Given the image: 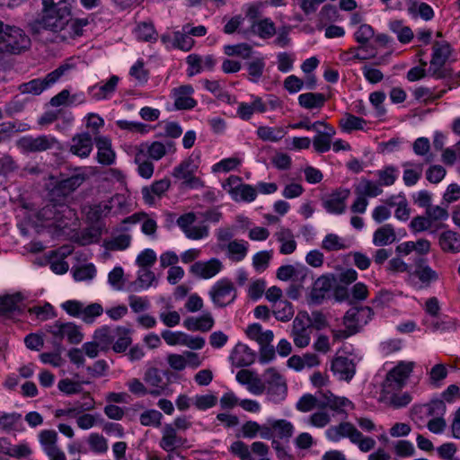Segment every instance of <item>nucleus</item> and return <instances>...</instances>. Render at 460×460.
Here are the masks:
<instances>
[{
	"label": "nucleus",
	"mask_w": 460,
	"mask_h": 460,
	"mask_svg": "<svg viewBox=\"0 0 460 460\" xmlns=\"http://www.w3.org/2000/svg\"><path fill=\"white\" fill-rule=\"evenodd\" d=\"M73 2L74 0H41V11L30 23L31 30L34 33H39L41 30L62 31L71 20Z\"/></svg>",
	"instance_id": "obj_1"
},
{
	"label": "nucleus",
	"mask_w": 460,
	"mask_h": 460,
	"mask_svg": "<svg viewBox=\"0 0 460 460\" xmlns=\"http://www.w3.org/2000/svg\"><path fill=\"white\" fill-rule=\"evenodd\" d=\"M31 46L30 38L15 26L4 25L0 22V53L20 54Z\"/></svg>",
	"instance_id": "obj_2"
},
{
	"label": "nucleus",
	"mask_w": 460,
	"mask_h": 460,
	"mask_svg": "<svg viewBox=\"0 0 460 460\" xmlns=\"http://www.w3.org/2000/svg\"><path fill=\"white\" fill-rule=\"evenodd\" d=\"M46 332L53 337V344L58 349L61 348V342L66 338L71 344H78L83 341L84 334L74 323H63L57 321L44 327Z\"/></svg>",
	"instance_id": "obj_3"
},
{
	"label": "nucleus",
	"mask_w": 460,
	"mask_h": 460,
	"mask_svg": "<svg viewBox=\"0 0 460 460\" xmlns=\"http://www.w3.org/2000/svg\"><path fill=\"white\" fill-rule=\"evenodd\" d=\"M72 68L69 64H63L57 69L49 73L44 78L32 79L27 83L22 84L19 90L22 94L31 93L33 95L40 94L44 90L49 88L57 83L68 70Z\"/></svg>",
	"instance_id": "obj_4"
},
{
	"label": "nucleus",
	"mask_w": 460,
	"mask_h": 460,
	"mask_svg": "<svg viewBox=\"0 0 460 460\" xmlns=\"http://www.w3.org/2000/svg\"><path fill=\"white\" fill-rule=\"evenodd\" d=\"M40 217L53 221V225L59 229L68 227L76 219L75 211L65 204H49L40 212Z\"/></svg>",
	"instance_id": "obj_5"
},
{
	"label": "nucleus",
	"mask_w": 460,
	"mask_h": 460,
	"mask_svg": "<svg viewBox=\"0 0 460 460\" xmlns=\"http://www.w3.org/2000/svg\"><path fill=\"white\" fill-rule=\"evenodd\" d=\"M16 146L26 153H39L53 148L60 149L59 142L50 135H40L36 137L24 136L17 140Z\"/></svg>",
	"instance_id": "obj_6"
},
{
	"label": "nucleus",
	"mask_w": 460,
	"mask_h": 460,
	"mask_svg": "<svg viewBox=\"0 0 460 460\" xmlns=\"http://www.w3.org/2000/svg\"><path fill=\"white\" fill-rule=\"evenodd\" d=\"M197 170L198 164L190 156L173 168L172 175L176 180L182 181L181 184L183 187L198 189L203 187V182L195 175Z\"/></svg>",
	"instance_id": "obj_7"
},
{
	"label": "nucleus",
	"mask_w": 460,
	"mask_h": 460,
	"mask_svg": "<svg viewBox=\"0 0 460 460\" xmlns=\"http://www.w3.org/2000/svg\"><path fill=\"white\" fill-rule=\"evenodd\" d=\"M265 390L270 401L279 402L283 401L288 393V386L284 377L273 367L268 368L264 373Z\"/></svg>",
	"instance_id": "obj_8"
},
{
	"label": "nucleus",
	"mask_w": 460,
	"mask_h": 460,
	"mask_svg": "<svg viewBox=\"0 0 460 460\" xmlns=\"http://www.w3.org/2000/svg\"><path fill=\"white\" fill-rule=\"evenodd\" d=\"M241 181L240 177L232 175L223 184V188L235 201H253L257 197V189L252 185L242 183Z\"/></svg>",
	"instance_id": "obj_9"
},
{
	"label": "nucleus",
	"mask_w": 460,
	"mask_h": 460,
	"mask_svg": "<svg viewBox=\"0 0 460 460\" xmlns=\"http://www.w3.org/2000/svg\"><path fill=\"white\" fill-rule=\"evenodd\" d=\"M209 296L216 306L224 307L234 302L236 290L229 279H223L212 287Z\"/></svg>",
	"instance_id": "obj_10"
},
{
	"label": "nucleus",
	"mask_w": 460,
	"mask_h": 460,
	"mask_svg": "<svg viewBox=\"0 0 460 460\" xmlns=\"http://www.w3.org/2000/svg\"><path fill=\"white\" fill-rule=\"evenodd\" d=\"M451 53L450 46L447 43L435 42L433 46V54L430 60L429 73L437 77L442 78L446 74L441 70L446 64Z\"/></svg>",
	"instance_id": "obj_11"
},
{
	"label": "nucleus",
	"mask_w": 460,
	"mask_h": 460,
	"mask_svg": "<svg viewBox=\"0 0 460 460\" xmlns=\"http://www.w3.org/2000/svg\"><path fill=\"white\" fill-rule=\"evenodd\" d=\"M335 279L331 275L320 276L313 284L307 301L310 305H321L333 288Z\"/></svg>",
	"instance_id": "obj_12"
},
{
	"label": "nucleus",
	"mask_w": 460,
	"mask_h": 460,
	"mask_svg": "<svg viewBox=\"0 0 460 460\" xmlns=\"http://www.w3.org/2000/svg\"><path fill=\"white\" fill-rule=\"evenodd\" d=\"M410 275L415 276L425 286L429 287L431 282L438 280V273L430 268L428 259L418 256L413 260Z\"/></svg>",
	"instance_id": "obj_13"
},
{
	"label": "nucleus",
	"mask_w": 460,
	"mask_h": 460,
	"mask_svg": "<svg viewBox=\"0 0 460 460\" xmlns=\"http://www.w3.org/2000/svg\"><path fill=\"white\" fill-rule=\"evenodd\" d=\"M85 180V173L77 172L67 178H62L58 181L52 190V193L59 197H67L79 188Z\"/></svg>",
	"instance_id": "obj_14"
},
{
	"label": "nucleus",
	"mask_w": 460,
	"mask_h": 460,
	"mask_svg": "<svg viewBox=\"0 0 460 460\" xmlns=\"http://www.w3.org/2000/svg\"><path fill=\"white\" fill-rule=\"evenodd\" d=\"M414 367L413 362L401 361L386 376V383L393 389H400L404 385Z\"/></svg>",
	"instance_id": "obj_15"
},
{
	"label": "nucleus",
	"mask_w": 460,
	"mask_h": 460,
	"mask_svg": "<svg viewBox=\"0 0 460 460\" xmlns=\"http://www.w3.org/2000/svg\"><path fill=\"white\" fill-rule=\"evenodd\" d=\"M350 194L348 189H339L323 199V206L327 212L342 214L345 211V201Z\"/></svg>",
	"instance_id": "obj_16"
},
{
	"label": "nucleus",
	"mask_w": 460,
	"mask_h": 460,
	"mask_svg": "<svg viewBox=\"0 0 460 460\" xmlns=\"http://www.w3.org/2000/svg\"><path fill=\"white\" fill-rule=\"evenodd\" d=\"M194 89L190 84H184L172 90L176 110H190L197 105V102L191 97Z\"/></svg>",
	"instance_id": "obj_17"
},
{
	"label": "nucleus",
	"mask_w": 460,
	"mask_h": 460,
	"mask_svg": "<svg viewBox=\"0 0 460 460\" xmlns=\"http://www.w3.org/2000/svg\"><path fill=\"white\" fill-rule=\"evenodd\" d=\"M23 296L21 293L7 295L0 297V316L13 318L20 315L22 312V302Z\"/></svg>",
	"instance_id": "obj_18"
},
{
	"label": "nucleus",
	"mask_w": 460,
	"mask_h": 460,
	"mask_svg": "<svg viewBox=\"0 0 460 460\" xmlns=\"http://www.w3.org/2000/svg\"><path fill=\"white\" fill-rule=\"evenodd\" d=\"M372 314V309L368 306L352 307L348 310L343 317V323L345 327L349 329H356L357 332L362 323H367V320Z\"/></svg>",
	"instance_id": "obj_19"
},
{
	"label": "nucleus",
	"mask_w": 460,
	"mask_h": 460,
	"mask_svg": "<svg viewBox=\"0 0 460 460\" xmlns=\"http://www.w3.org/2000/svg\"><path fill=\"white\" fill-rule=\"evenodd\" d=\"M331 370L339 379L349 382L356 373V366L352 359L338 356L332 361Z\"/></svg>",
	"instance_id": "obj_20"
},
{
	"label": "nucleus",
	"mask_w": 460,
	"mask_h": 460,
	"mask_svg": "<svg viewBox=\"0 0 460 460\" xmlns=\"http://www.w3.org/2000/svg\"><path fill=\"white\" fill-rule=\"evenodd\" d=\"M186 62L189 66L188 75L193 76L203 70H212L216 65V59L212 55L205 57L197 54H190L187 57Z\"/></svg>",
	"instance_id": "obj_21"
},
{
	"label": "nucleus",
	"mask_w": 460,
	"mask_h": 460,
	"mask_svg": "<svg viewBox=\"0 0 460 460\" xmlns=\"http://www.w3.org/2000/svg\"><path fill=\"white\" fill-rule=\"evenodd\" d=\"M187 442L186 438L178 436L176 429L171 424H166L163 429V437L160 447L166 452H172L176 448L183 447Z\"/></svg>",
	"instance_id": "obj_22"
},
{
	"label": "nucleus",
	"mask_w": 460,
	"mask_h": 460,
	"mask_svg": "<svg viewBox=\"0 0 460 460\" xmlns=\"http://www.w3.org/2000/svg\"><path fill=\"white\" fill-rule=\"evenodd\" d=\"M326 436L332 441H339L341 438L347 437L352 442L359 438L360 431L349 422H341L337 426L330 427L326 430Z\"/></svg>",
	"instance_id": "obj_23"
},
{
	"label": "nucleus",
	"mask_w": 460,
	"mask_h": 460,
	"mask_svg": "<svg viewBox=\"0 0 460 460\" xmlns=\"http://www.w3.org/2000/svg\"><path fill=\"white\" fill-rule=\"evenodd\" d=\"M222 269V262L216 258L209 261H197L190 267V272L203 279H209L217 275Z\"/></svg>",
	"instance_id": "obj_24"
},
{
	"label": "nucleus",
	"mask_w": 460,
	"mask_h": 460,
	"mask_svg": "<svg viewBox=\"0 0 460 460\" xmlns=\"http://www.w3.org/2000/svg\"><path fill=\"white\" fill-rule=\"evenodd\" d=\"M122 332V327L102 326L94 332L93 340L100 345L101 350L106 351Z\"/></svg>",
	"instance_id": "obj_25"
},
{
	"label": "nucleus",
	"mask_w": 460,
	"mask_h": 460,
	"mask_svg": "<svg viewBox=\"0 0 460 460\" xmlns=\"http://www.w3.org/2000/svg\"><path fill=\"white\" fill-rule=\"evenodd\" d=\"M93 138L89 133L77 134L72 138L70 151L81 158L88 157L93 150Z\"/></svg>",
	"instance_id": "obj_26"
},
{
	"label": "nucleus",
	"mask_w": 460,
	"mask_h": 460,
	"mask_svg": "<svg viewBox=\"0 0 460 460\" xmlns=\"http://www.w3.org/2000/svg\"><path fill=\"white\" fill-rule=\"evenodd\" d=\"M169 179L155 181L152 185L142 188L141 193L146 204L153 205L155 201V196L161 197L170 188Z\"/></svg>",
	"instance_id": "obj_27"
},
{
	"label": "nucleus",
	"mask_w": 460,
	"mask_h": 460,
	"mask_svg": "<svg viewBox=\"0 0 460 460\" xmlns=\"http://www.w3.org/2000/svg\"><path fill=\"white\" fill-rule=\"evenodd\" d=\"M215 321L210 313H205L199 317H188L184 320V327L192 332H208L214 326Z\"/></svg>",
	"instance_id": "obj_28"
},
{
	"label": "nucleus",
	"mask_w": 460,
	"mask_h": 460,
	"mask_svg": "<svg viewBox=\"0 0 460 460\" xmlns=\"http://www.w3.org/2000/svg\"><path fill=\"white\" fill-rule=\"evenodd\" d=\"M425 215L434 227V229L431 230V234H435L437 231L443 228L445 226L443 222L446 221L449 217L447 208L437 205H431L430 207L427 208V209H425Z\"/></svg>",
	"instance_id": "obj_29"
},
{
	"label": "nucleus",
	"mask_w": 460,
	"mask_h": 460,
	"mask_svg": "<svg viewBox=\"0 0 460 460\" xmlns=\"http://www.w3.org/2000/svg\"><path fill=\"white\" fill-rule=\"evenodd\" d=\"M95 144L98 149V162L105 165L113 164L115 153L111 149V140L106 137H98L95 138Z\"/></svg>",
	"instance_id": "obj_30"
},
{
	"label": "nucleus",
	"mask_w": 460,
	"mask_h": 460,
	"mask_svg": "<svg viewBox=\"0 0 460 460\" xmlns=\"http://www.w3.org/2000/svg\"><path fill=\"white\" fill-rule=\"evenodd\" d=\"M172 142H168L165 145L162 142L155 141L151 144H141L138 151H143V153H145L146 155H147L151 159L158 161L166 155L167 148H172Z\"/></svg>",
	"instance_id": "obj_31"
},
{
	"label": "nucleus",
	"mask_w": 460,
	"mask_h": 460,
	"mask_svg": "<svg viewBox=\"0 0 460 460\" xmlns=\"http://www.w3.org/2000/svg\"><path fill=\"white\" fill-rule=\"evenodd\" d=\"M438 243L447 252L456 253L460 252V234L452 230L443 232L439 235Z\"/></svg>",
	"instance_id": "obj_32"
},
{
	"label": "nucleus",
	"mask_w": 460,
	"mask_h": 460,
	"mask_svg": "<svg viewBox=\"0 0 460 460\" xmlns=\"http://www.w3.org/2000/svg\"><path fill=\"white\" fill-rule=\"evenodd\" d=\"M308 272V269L303 265L295 267L293 265H283L277 270V278L280 280L287 281L290 279L303 280Z\"/></svg>",
	"instance_id": "obj_33"
},
{
	"label": "nucleus",
	"mask_w": 460,
	"mask_h": 460,
	"mask_svg": "<svg viewBox=\"0 0 460 460\" xmlns=\"http://www.w3.org/2000/svg\"><path fill=\"white\" fill-rule=\"evenodd\" d=\"M119 76L112 75L105 84H96L90 88V93L95 100H102L108 98L116 90L119 83Z\"/></svg>",
	"instance_id": "obj_34"
},
{
	"label": "nucleus",
	"mask_w": 460,
	"mask_h": 460,
	"mask_svg": "<svg viewBox=\"0 0 460 460\" xmlns=\"http://www.w3.org/2000/svg\"><path fill=\"white\" fill-rule=\"evenodd\" d=\"M396 239V234L394 227L386 224L377 228L373 235V243L376 246H385L394 243Z\"/></svg>",
	"instance_id": "obj_35"
},
{
	"label": "nucleus",
	"mask_w": 460,
	"mask_h": 460,
	"mask_svg": "<svg viewBox=\"0 0 460 460\" xmlns=\"http://www.w3.org/2000/svg\"><path fill=\"white\" fill-rule=\"evenodd\" d=\"M325 102L326 98L321 93H305L298 96L299 105L307 110L320 109Z\"/></svg>",
	"instance_id": "obj_36"
},
{
	"label": "nucleus",
	"mask_w": 460,
	"mask_h": 460,
	"mask_svg": "<svg viewBox=\"0 0 460 460\" xmlns=\"http://www.w3.org/2000/svg\"><path fill=\"white\" fill-rule=\"evenodd\" d=\"M407 10L412 17H420L425 21L432 19L433 9L426 3L411 0L407 4Z\"/></svg>",
	"instance_id": "obj_37"
},
{
	"label": "nucleus",
	"mask_w": 460,
	"mask_h": 460,
	"mask_svg": "<svg viewBox=\"0 0 460 460\" xmlns=\"http://www.w3.org/2000/svg\"><path fill=\"white\" fill-rule=\"evenodd\" d=\"M252 31L261 39H270L276 33V27L274 22L265 18L252 24Z\"/></svg>",
	"instance_id": "obj_38"
},
{
	"label": "nucleus",
	"mask_w": 460,
	"mask_h": 460,
	"mask_svg": "<svg viewBox=\"0 0 460 460\" xmlns=\"http://www.w3.org/2000/svg\"><path fill=\"white\" fill-rule=\"evenodd\" d=\"M383 190L378 183L370 180L362 179L358 184L355 186V193L367 197L374 198L382 194Z\"/></svg>",
	"instance_id": "obj_39"
},
{
	"label": "nucleus",
	"mask_w": 460,
	"mask_h": 460,
	"mask_svg": "<svg viewBox=\"0 0 460 460\" xmlns=\"http://www.w3.org/2000/svg\"><path fill=\"white\" fill-rule=\"evenodd\" d=\"M272 313L278 321L288 322L294 316V308L288 300H279L273 305Z\"/></svg>",
	"instance_id": "obj_40"
},
{
	"label": "nucleus",
	"mask_w": 460,
	"mask_h": 460,
	"mask_svg": "<svg viewBox=\"0 0 460 460\" xmlns=\"http://www.w3.org/2000/svg\"><path fill=\"white\" fill-rule=\"evenodd\" d=\"M339 123L341 129L348 133L353 130L363 129L364 126L367 124L364 119L357 117L350 113H345L343 118L340 119Z\"/></svg>",
	"instance_id": "obj_41"
},
{
	"label": "nucleus",
	"mask_w": 460,
	"mask_h": 460,
	"mask_svg": "<svg viewBox=\"0 0 460 460\" xmlns=\"http://www.w3.org/2000/svg\"><path fill=\"white\" fill-rule=\"evenodd\" d=\"M257 135L263 141L277 142L284 137L286 131L280 127L261 126L257 128Z\"/></svg>",
	"instance_id": "obj_42"
},
{
	"label": "nucleus",
	"mask_w": 460,
	"mask_h": 460,
	"mask_svg": "<svg viewBox=\"0 0 460 460\" xmlns=\"http://www.w3.org/2000/svg\"><path fill=\"white\" fill-rule=\"evenodd\" d=\"M202 84L203 86L212 94H214L218 100L226 103L233 102V97L223 89L218 81L205 79L202 81Z\"/></svg>",
	"instance_id": "obj_43"
},
{
	"label": "nucleus",
	"mask_w": 460,
	"mask_h": 460,
	"mask_svg": "<svg viewBox=\"0 0 460 460\" xmlns=\"http://www.w3.org/2000/svg\"><path fill=\"white\" fill-rule=\"evenodd\" d=\"M229 257L234 261H240L244 259L248 252V243L243 240H234L227 245Z\"/></svg>",
	"instance_id": "obj_44"
},
{
	"label": "nucleus",
	"mask_w": 460,
	"mask_h": 460,
	"mask_svg": "<svg viewBox=\"0 0 460 460\" xmlns=\"http://www.w3.org/2000/svg\"><path fill=\"white\" fill-rule=\"evenodd\" d=\"M403 167L414 166V169H405L403 172L402 180L406 186H413L421 178L422 175V164H414L411 162H405L402 164Z\"/></svg>",
	"instance_id": "obj_45"
},
{
	"label": "nucleus",
	"mask_w": 460,
	"mask_h": 460,
	"mask_svg": "<svg viewBox=\"0 0 460 460\" xmlns=\"http://www.w3.org/2000/svg\"><path fill=\"white\" fill-rule=\"evenodd\" d=\"M39 440L45 454L58 448V433L53 429H44L39 434Z\"/></svg>",
	"instance_id": "obj_46"
},
{
	"label": "nucleus",
	"mask_w": 460,
	"mask_h": 460,
	"mask_svg": "<svg viewBox=\"0 0 460 460\" xmlns=\"http://www.w3.org/2000/svg\"><path fill=\"white\" fill-rule=\"evenodd\" d=\"M135 163L138 165L137 172L140 176L146 179L152 177L154 173V164L151 161L146 159V154L143 153V151L137 152Z\"/></svg>",
	"instance_id": "obj_47"
},
{
	"label": "nucleus",
	"mask_w": 460,
	"mask_h": 460,
	"mask_svg": "<svg viewBox=\"0 0 460 460\" xmlns=\"http://www.w3.org/2000/svg\"><path fill=\"white\" fill-rule=\"evenodd\" d=\"M155 280V275L150 268L139 269L137 278L132 285L137 287L134 290L147 289Z\"/></svg>",
	"instance_id": "obj_48"
},
{
	"label": "nucleus",
	"mask_w": 460,
	"mask_h": 460,
	"mask_svg": "<svg viewBox=\"0 0 460 460\" xmlns=\"http://www.w3.org/2000/svg\"><path fill=\"white\" fill-rule=\"evenodd\" d=\"M276 436L281 439L292 437L294 432V427L291 422L286 420H277L270 421Z\"/></svg>",
	"instance_id": "obj_49"
},
{
	"label": "nucleus",
	"mask_w": 460,
	"mask_h": 460,
	"mask_svg": "<svg viewBox=\"0 0 460 460\" xmlns=\"http://www.w3.org/2000/svg\"><path fill=\"white\" fill-rule=\"evenodd\" d=\"M194 43V40L189 35V33L183 31V30L181 31H177L173 32V48L183 51H189L193 47Z\"/></svg>",
	"instance_id": "obj_50"
},
{
	"label": "nucleus",
	"mask_w": 460,
	"mask_h": 460,
	"mask_svg": "<svg viewBox=\"0 0 460 460\" xmlns=\"http://www.w3.org/2000/svg\"><path fill=\"white\" fill-rule=\"evenodd\" d=\"M252 51V46L247 43L226 45L224 47V52L226 55L241 57L244 59L249 58L251 57Z\"/></svg>",
	"instance_id": "obj_51"
},
{
	"label": "nucleus",
	"mask_w": 460,
	"mask_h": 460,
	"mask_svg": "<svg viewBox=\"0 0 460 460\" xmlns=\"http://www.w3.org/2000/svg\"><path fill=\"white\" fill-rule=\"evenodd\" d=\"M374 36V29L372 26L367 23L359 25L354 33L355 40L360 45L359 48H365V46Z\"/></svg>",
	"instance_id": "obj_52"
},
{
	"label": "nucleus",
	"mask_w": 460,
	"mask_h": 460,
	"mask_svg": "<svg viewBox=\"0 0 460 460\" xmlns=\"http://www.w3.org/2000/svg\"><path fill=\"white\" fill-rule=\"evenodd\" d=\"M90 449L97 454L106 453L108 450V443L106 438L98 433H92L87 439Z\"/></svg>",
	"instance_id": "obj_53"
},
{
	"label": "nucleus",
	"mask_w": 460,
	"mask_h": 460,
	"mask_svg": "<svg viewBox=\"0 0 460 460\" xmlns=\"http://www.w3.org/2000/svg\"><path fill=\"white\" fill-rule=\"evenodd\" d=\"M130 243L131 236L129 234H119L106 243V248L111 251H123L130 245Z\"/></svg>",
	"instance_id": "obj_54"
},
{
	"label": "nucleus",
	"mask_w": 460,
	"mask_h": 460,
	"mask_svg": "<svg viewBox=\"0 0 460 460\" xmlns=\"http://www.w3.org/2000/svg\"><path fill=\"white\" fill-rule=\"evenodd\" d=\"M265 67V62L262 58H256L247 63V70L250 76V80L253 83H257L262 76Z\"/></svg>",
	"instance_id": "obj_55"
},
{
	"label": "nucleus",
	"mask_w": 460,
	"mask_h": 460,
	"mask_svg": "<svg viewBox=\"0 0 460 460\" xmlns=\"http://www.w3.org/2000/svg\"><path fill=\"white\" fill-rule=\"evenodd\" d=\"M272 258V251H261L255 253L252 257V266L258 272L264 271Z\"/></svg>",
	"instance_id": "obj_56"
},
{
	"label": "nucleus",
	"mask_w": 460,
	"mask_h": 460,
	"mask_svg": "<svg viewBox=\"0 0 460 460\" xmlns=\"http://www.w3.org/2000/svg\"><path fill=\"white\" fill-rule=\"evenodd\" d=\"M103 312V308L101 304L93 303L87 306H83L81 319L85 323H93L97 316H100Z\"/></svg>",
	"instance_id": "obj_57"
},
{
	"label": "nucleus",
	"mask_w": 460,
	"mask_h": 460,
	"mask_svg": "<svg viewBox=\"0 0 460 460\" xmlns=\"http://www.w3.org/2000/svg\"><path fill=\"white\" fill-rule=\"evenodd\" d=\"M21 419L22 415L17 412L4 413L0 416V429L6 432L14 430Z\"/></svg>",
	"instance_id": "obj_58"
},
{
	"label": "nucleus",
	"mask_w": 460,
	"mask_h": 460,
	"mask_svg": "<svg viewBox=\"0 0 460 460\" xmlns=\"http://www.w3.org/2000/svg\"><path fill=\"white\" fill-rule=\"evenodd\" d=\"M157 257L154 250L145 249L136 259V263L139 269L151 268L156 261Z\"/></svg>",
	"instance_id": "obj_59"
},
{
	"label": "nucleus",
	"mask_w": 460,
	"mask_h": 460,
	"mask_svg": "<svg viewBox=\"0 0 460 460\" xmlns=\"http://www.w3.org/2000/svg\"><path fill=\"white\" fill-rule=\"evenodd\" d=\"M410 228L414 233L429 231L430 234L431 230L434 229L425 214L423 216H417L413 217L410 223Z\"/></svg>",
	"instance_id": "obj_60"
},
{
	"label": "nucleus",
	"mask_w": 460,
	"mask_h": 460,
	"mask_svg": "<svg viewBox=\"0 0 460 460\" xmlns=\"http://www.w3.org/2000/svg\"><path fill=\"white\" fill-rule=\"evenodd\" d=\"M163 415L156 410H148L141 413L140 423L144 426H155L158 427L161 424Z\"/></svg>",
	"instance_id": "obj_61"
},
{
	"label": "nucleus",
	"mask_w": 460,
	"mask_h": 460,
	"mask_svg": "<svg viewBox=\"0 0 460 460\" xmlns=\"http://www.w3.org/2000/svg\"><path fill=\"white\" fill-rule=\"evenodd\" d=\"M25 128H21L15 122H3L0 124V143L8 140L14 133L23 131Z\"/></svg>",
	"instance_id": "obj_62"
},
{
	"label": "nucleus",
	"mask_w": 460,
	"mask_h": 460,
	"mask_svg": "<svg viewBox=\"0 0 460 460\" xmlns=\"http://www.w3.org/2000/svg\"><path fill=\"white\" fill-rule=\"evenodd\" d=\"M156 31L152 23L142 22L137 26V36L138 39L150 41L155 40Z\"/></svg>",
	"instance_id": "obj_63"
},
{
	"label": "nucleus",
	"mask_w": 460,
	"mask_h": 460,
	"mask_svg": "<svg viewBox=\"0 0 460 460\" xmlns=\"http://www.w3.org/2000/svg\"><path fill=\"white\" fill-rule=\"evenodd\" d=\"M230 451L234 455L239 456L241 460H253L248 446L243 441H234L230 447Z\"/></svg>",
	"instance_id": "obj_64"
}]
</instances>
